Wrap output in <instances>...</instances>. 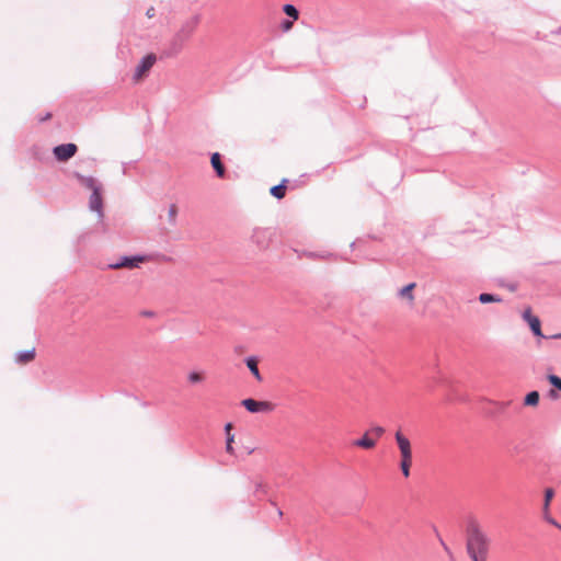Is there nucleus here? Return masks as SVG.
Returning <instances> with one entry per match:
<instances>
[{"instance_id": "f257e3e1", "label": "nucleus", "mask_w": 561, "mask_h": 561, "mask_svg": "<svg viewBox=\"0 0 561 561\" xmlns=\"http://www.w3.org/2000/svg\"><path fill=\"white\" fill-rule=\"evenodd\" d=\"M489 541L479 528H472L468 534L467 549L473 561H485Z\"/></svg>"}, {"instance_id": "f03ea898", "label": "nucleus", "mask_w": 561, "mask_h": 561, "mask_svg": "<svg viewBox=\"0 0 561 561\" xmlns=\"http://www.w3.org/2000/svg\"><path fill=\"white\" fill-rule=\"evenodd\" d=\"M241 404L250 413L268 414L275 410L274 403L270 401H259L251 398L242 400Z\"/></svg>"}, {"instance_id": "7ed1b4c3", "label": "nucleus", "mask_w": 561, "mask_h": 561, "mask_svg": "<svg viewBox=\"0 0 561 561\" xmlns=\"http://www.w3.org/2000/svg\"><path fill=\"white\" fill-rule=\"evenodd\" d=\"M77 150L78 148L75 144H64L56 146L53 152L58 161H67L76 154Z\"/></svg>"}, {"instance_id": "20e7f679", "label": "nucleus", "mask_w": 561, "mask_h": 561, "mask_svg": "<svg viewBox=\"0 0 561 561\" xmlns=\"http://www.w3.org/2000/svg\"><path fill=\"white\" fill-rule=\"evenodd\" d=\"M394 439L400 451V457H413L411 442L401 431L396 432Z\"/></svg>"}, {"instance_id": "39448f33", "label": "nucleus", "mask_w": 561, "mask_h": 561, "mask_svg": "<svg viewBox=\"0 0 561 561\" xmlns=\"http://www.w3.org/2000/svg\"><path fill=\"white\" fill-rule=\"evenodd\" d=\"M154 61L156 57L153 55H148L144 57L135 70V80H140L147 73V71L153 66Z\"/></svg>"}, {"instance_id": "423d86ee", "label": "nucleus", "mask_w": 561, "mask_h": 561, "mask_svg": "<svg viewBox=\"0 0 561 561\" xmlns=\"http://www.w3.org/2000/svg\"><path fill=\"white\" fill-rule=\"evenodd\" d=\"M89 207L92 211H95L101 217L103 215V202L101 190L93 192L89 198Z\"/></svg>"}, {"instance_id": "0eeeda50", "label": "nucleus", "mask_w": 561, "mask_h": 561, "mask_svg": "<svg viewBox=\"0 0 561 561\" xmlns=\"http://www.w3.org/2000/svg\"><path fill=\"white\" fill-rule=\"evenodd\" d=\"M144 261L141 256H133V257H122L118 262L111 265L112 268H121V267H137L139 263Z\"/></svg>"}, {"instance_id": "6e6552de", "label": "nucleus", "mask_w": 561, "mask_h": 561, "mask_svg": "<svg viewBox=\"0 0 561 561\" xmlns=\"http://www.w3.org/2000/svg\"><path fill=\"white\" fill-rule=\"evenodd\" d=\"M76 178L79 180V182L84 187H87L88 190H91L92 193L101 190V185L92 176H84L82 174L76 173Z\"/></svg>"}, {"instance_id": "1a4fd4ad", "label": "nucleus", "mask_w": 561, "mask_h": 561, "mask_svg": "<svg viewBox=\"0 0 561 561\" xmlns=\"http://www.w3.org/2000/svg\"><path fill=\"white\" fill-rule=\"evenodd\" d=\"M353 445L364 449H373L376 446V439L371 438L369 433L366 432L360 438L354 440Z\"/></svg>"}, {"instance_id": "9d476101", "label": "nucleus", "mask_w": 561, "mask_h": 561, "mask_svg": "<svg viewBox=\"0 0 561 561\" xmlns=\"http://www.w3.org/2000/svg\"><path fill=\"white\" fill-rule=\"evenodd\" d=\"M210 162L217 175L222 178L225 175V168L220 161V154L218 152L213 153Z\"/></svg>"}, {"instance_id": "9b49d317", "label": "nucleus", "mask_w": 561, "mask_h": 561, "mask_svg": "<svg viewBox=\"0 0 561 561\" xmlns=\"http://www.w3.org/2000/svg\"><path fill=\"white\" fill-rule=\"evenodd\" d=\"M245 364L248 366V368L250 369V371L252 373V375L254 376V378L257 380V381H261L262 380V376L259 371V368H257V359L255 357H248L245 359Z\"/></svg>"}, {"instance_id": "f8f14e48", "label": "nucleus", "mask_w": 561, "mask_h": 561, "mask_svg": "<svg viewBox=\"0 0 561 561\" xmlns=\"http://www.w3.org/2000/svg\"><path fill=\"white\" fill-rule=\"evenodd\" d=\"M413 462V457H400V469L404 478L410 477V469Z\"/></svg>"}, {"instance_id": "ddd939ff", "label": "nucleus", "mask_w": 561, "mask_h": 561, "mask_svg": "<svg viewBox=\"0 0 561 561\" xmlns=\"http://www.w3.org/2000/svg\"><path fill=\"white\" fill-rule=\"evenodd\" d=\"M414 287H415V283H410L407 286H404L403 288H401V290L399 293L400 296L402 298H405L410 304H412L413 300H414V296H413V293H412Z\"/></svg>"}, {"instance_id": "4468645a", "label": "nucleus", "mask_w": 561, "mask_h": 561, "mask_svg": "<svg viewBox=\"0 0 561 561\" xmlns=\"http://www.w3.org/2000/svg\"><path fill=\"white\" fill-rule=\"evenodd\" d=\"M531 332L538 337H545L541 332V323L538 317H535L528 322Z\"/></svg>"}, {"instance_id": "2eb2a0df", "label": "nucleus", "mask_w": 561, "mask_h": 561, "mask_svg": "<svg viewBox=\"0 0 561 561\" xmlns=\"http://www.w3.org/2000/svg\"><path fill=\"white\" fill-rule=\"evenodd\" d=\"M205 379V376L201 371L192 370L187 374V381L191 385H196L203 382Z\"/></svg>"}, {"instance_id": "dca6fc26", "label": "nucleus", "mask_w": 561, "mask_h": 561, "mask_svg": "<svg viewBox=\"0 0 561 561\" xmlns=\"http://www.w3.org/2000/svg\"><path fill=\"white\" fill-rule=\"evenodd\" d=\"M285 182H286V180H284L282 184L275 185L271 188V194L274 197L280 199L285 196V192H286V186L284 184Z\"/></svg>"}, {"instance_id": "f3484780", "label": "nucleus", "mask_w": 561, "mask_h": 561, "mask_svg": "<svg viewBox=\"0 0 561 561\" xmlns=\"http://www.w3.org/2000/svg\"><path fill=\"white\" fill-rule=\"evenodd\" d=\"M35 356L34 350L21 352L16 355V360L20 363H27L31 362Z\"/></svg>"}, {"instance_id": "a211bd4d", "label": "nucleus", "mask_w": 561, "mask_h": 561, "mask_svg": "<svg viewBox=\"0 0 561 561\" xmlns=\"http://www.w3.org/2000/svg\"><path fill=\"white\" fill-rule=\"evenodd\" d=\"M283 11L286 15L293 19V21L298 20L299 13L298 10L293 4H285L283 7Z\"/></svg>"}, {"instance_id": "6ab92c4d", "label": "nucleus", "mask_w": 561, "mask_h": 561, "mask_svg": "<svg viewBox=\"0 0 561 561\" xmlns=\"http://www.w3.org/2000/svg\"><path fill=\"white\" fill-rule=\"evenodd\" d=\"M539 402V393L537 391H531L525 397L526 405H537Z\"/></svg>"}, {"instance_id": "aec40b11", "label": "nucleus", "mask_w": 561, "mask_h": 561, "mask_svg": "<svg viewBox=\"0 0 561 561\" xmlns=\"http://www.w3.org/2000/svg\"><path fill=\"white\" fill-rule=\"evenodd\" d=\"M479 300H480V302H482V304H489V302H500V301H501V298H500V297H497V296H494V295H492V294H486V293H484V294H481V295L479 296Z\"/></svg>"}, {"instance_id": "412c9836", "label": "nucleus", "mask_w": 561, "mask_h": 561, "mask_svg": "<svg viewBox=\"0 0 561 561\" xmlns=\"http://www.w3.org/2000/svg\"><path fill=\"white\" fill-rule=\"evenodd\" d=\"M233 442H234V435H227V437H226V451L229 455H234Z\"/></svg>"}, {"instance_id": "4be33fe9", "label": "nucleus", "mask_w": 561, "mask_h": 561, "mask_svg": "<svg viewBox=\"0 0 561 561\" xmlns=\"http://www.w3.org/2000/svg\"><path fill=\"white\" fill-rule=\"evenodd\" d=\"M168 216H169L170 222L175 224L176 216H178V207L174 204L170 205V207L168 209Z\"/></svg>"}, {"instance_id": "5701e85b", "label": "nucleus", "mask_w": 561, "mask_h": 561, "mask_svg": "<svg viewBox=\"0 0 561 561\" xmlns=\"http://www.w3.org/2000/svg\"><path fill=\"white\" fill-rule=\"evenodd\" d=\"M548 379L551 385H553L556 388H558L561 391V378H559L556 375H549Z\"/></svg>"}, {"instance_id": "b1692460", "label": "nucleus", "mask_w": 561, "mask_h": 561, "mask_svg": "<svg viewBox=\"0 0 561 561\" xmlns=\"http://www.w3.org/2000/svg\"><path fill=\"white\" fill-rule=\"evenodd\" d=\"M553 490L552 489H547L545 491V508H547L549 506V503L551 501V499L553 497Z\"/></svg>"}, {"instance_id": "393cba45", "label": "nucleus", "mask_w": 561, "mask_h": 561, "mask_svg": "<svg viewBox=\"0 0 561 561\" xmlns=\"http://www.w3.org/2000/svg\"><path fill=\"white\" fill-rule=\"evenodd\" d=\"M385 430L381 426L373 427L368 433H373L376 436V440L382 436Z\"/></svg>"}, {"instance_id": "a878e982", "label": "nucleus", "mask_w": 561, "mask_h": 561, "mask_svg": "<svg viewBox=\"0 0 561 561\" xmlns=\"http://www.w3.org/2000/svg\"><path fill=\"white\" fill-rule=\"evenodd\" d=\"M536 316L531 313L530 308H526L523 312V319L528 323L531 319H534Z\"/></svg>"}, {"instance_id": "bb28decb", "label": "nucleus", "mask_w": 561, "mask_h": 561, "mask_svg": "<svg viewBox=\"0 0 561 561\" xmlns=\"http://www.w3.org/2000/svg\"><path fill=\"white\" fill-rule=\"evenodd\" d=\"M294 21H284L282 27L285 32L289 31L293 27Z\"/></svg>"}, {"instance_id": "cd10ccee", "label": "nucleus", "mask_w": 561, "mask_h": 561, "mask_svg": "<svg viewBox=\"0 0 561 561\" xmlns=\"http://www.w3.org/2000/svg\"><path fill=\"white\" fill-rule=\"evenodd\" d=\"M231 430H232V424H231V423H227V424L225 425V433H226V436H227V435H233V434L231 433Z\"/></svg>"}, {"instance_id": "c85d7f7f", "label": "nucleus", "mask_w": 561, "mask_h": 561, "mask_svg": "<svg viewBox=\"0 0 561 561\" xmlns=\"http://www.w3.org/2000/svg\"><path fill=\"white\" fill-rule=\"evenodd\" d=\"M552 339H561V333L554 334L551 336Z\"/></svg>"}, {"instance_id": "c756f323", "label": "nucleus", "mask_w": 561, "mask_h": 561, "mask_svg": "<svg viewBox=\"0 0 561 561\" xmlns=\"http://www.w3.org/2000/svg\"><path fill=\"white\" fill-rule=\"evenodd\" d=\"M151 11H152V9H151V10H149V11L147 12V14H148L149 16H152Z\"/></svg>"}]
</instances>
